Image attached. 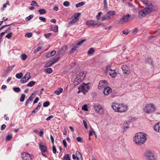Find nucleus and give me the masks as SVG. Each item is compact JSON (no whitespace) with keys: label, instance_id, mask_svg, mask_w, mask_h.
I'll list each match as a JSON object with an SVG mask.
<instances>
[{"label":"nucleus","instance_id":"obj_1","mask_svg":"<svg viewBox=\"0 0 160 160\" xmlns=\"http://www.w3.org/2000/svg\"><path fill=\"white\" fill-rule=\"evenodd\" d=\"M145 3L147 4V6L143 9L139 11L138 12V17L140 18L144 17L146 15L156 10L157 9V7L156 6L153 5L152 4L148 2Z\"/></svg>","mask_w":160,"mask_h":160},{"label":"nucleus","instance_id":"obj_2","mask_svg":"<svg viewBox=\"0 0 160 160\" xmlns=\"http://www.w3.org/2000/svg\"><path fill=\"white\" fill-rule=\"evenodd\" d=\"M146 136V134L143 132L137 133L134 137L133 141L137 145H141L147 140Z\"/></svg>","mask_w":160,"mask_h":160},{"label":"nucleus","instance_id":"obj_3","mask_svg":"<svg viewBox=\"0 0 160 160\" xmlns=\"http://www.w3.org/2000/svg\"><path fill=\"white\" fill-rule=\"evenodd\" d=\"M112 107L115 112H123L127 111L128 107L127 105L123 103H118L116 102L113 103Z\"/></svg>","mask_w":160,"mask_h":160},{"label":"nucleus","instance_id":"obj_4","mask_svg":"<svg viewBox=\"0 0 160 160\" xmlns=\"http://www.w3.org/2000/svg\"><path fill=\"white\" fill-rule=\"evenodd\" d=\"M86 74L87 72H86L83 71L80 72L76 78L73 82V85L76 86L84 80Z\"/></svg>","mask_w":160,"mask_h":160},{"label":"nucleus","instance_id":"obj_5","mask_svg":"<svg viewBox=\"0 0 160 160\" xmlns=\"http://www.w3.org/2000/svg\"><path fill=\"white\" fill-rule=\"evenodd\" d=\"M156 109V106L152 103L146 104L143 109L144 112L147 114L152 113L154 112Z\"/></svg>","mask_w":160,"mask_h":160},{"label":"nucleus","instance_id":"obj_6","mask_svg":"<svg viewBox=\"0 0 160 160\" xmlns=\"http://www.w3.org/2000/svg\"><path fill=\"white\" fill-rule=\"evenodd\" d=\"M89 84L90 83H83L78 87V89L82 90V92L85 94L88 92L90 88V87L89 85Z\"/></svg>","mask_w":160,"mask_h":160},{"label":"nucleus","instance_id":"obj_7","mask_svg":"<svg viewBox=\"0 0 160 160\" xmlns=\"http://www.w3.org/2000/svg\"><path fill=\"white\" fill-rule=\"evenodd\" d=\"M86 25L90 27H94L95 26L99 27L101 25V24H98L94 20H90L86 22Z\"/></svg>","mask_w":160,"mask_h":160},{"label":"nucleus","instance_id":"obj_8","mask_svg":"<svg viewBox=\"0 0 160 160\" xmlns=\"http://www.w3.org/2000/svg\"><path fill=\"white\" fill-rule=\"evenodd\" d=\"M130 15L128 14L126 15H124L119 21L118 23L120 24L127 22L130 20Z\"/></svg>","mask_w":160,"mask_h":160},{"label":"nucleus","instance_id":"obj_9","mask_svg":"<svg viewBox=\"0 0 160 160\" xmlns=\"http://www.w3.org/2000/svg\"><path fill=\"white\" fill-rule=\"evenodd\" d=\"M21 157L24 160H30L33 158L32 155L24 152L21 153Z\"/></svg>","mask_w":160,"mask_h":160},{"label":"nucleus","instance_id":"obj_10","mask_svg":"<svg viewBox=\"0 0 160 160\" xmlns=\"http://www.w3.org/2000/svg\"><path fill=\"white\" fill-rule=\"evenodd\" d=\"M81 15L80 13L75 14L71 18V21L69 22V24H72L76 22L78 20V17Z\"/></svg>","mask_w":160,"mask_h":160},{"label":"nucleus","instance_id":"obj_11","mask_svg":"<svg viewBox=\"0 0 160 160\" xmlns=\"http://www.w3.org/2000/svg\"><path fill=\"white\" fill-rule=\"evenodd\" d=\"M94 108L95 111L98 113L100 114L103 113L104 111L103 109L100 105H97L94 106Z\"/></svg>","mask_w":160,"mask_h":160},{"label":"nucleus","instance_id":"obj_12","mask_svg":"<svg viewBox=\"0 0 160 160\" xmlns=\"http://www.w3.org/2000/svg\"><path fill=\"white\" fill-rule=\"evenodd\" d=\"M145 157L147 160H151L154 159V155L151 152H147L145 154Z\"/></svg>","mask_w":160,"mask_h":160},{"label":"nucleus","instance_id":"obj_13","mask_svg":"<svg viewBox=\"0 0 160 160\" xmlns=\"http://www.w3.org/2000/svg\"><path fill=\"white\" fill-rule=\"evenodd\" d=\"M112 92V89L109 87L105 88L103 90V93L104 95H108Z\"/></svg>","mask_w":160,"mask_h":160},{"label":"nucleus","instance_id":"obj_14","mask_svg":"<svg viewBox=\"0 0 160 160\" xmlns=\"http://www.w3.org/2000/svg\"><path fill=\"white\" fill-rule=\"evenodd\" d=\"M39 148L42 152H45L47 151L46 147L43 144L42 142L40 143L39 144Z\"/></svg>","mask_w":160,"mask_h":160},{"label":"nucleus","instance_id":"obj_15","mask_svg":"<svg viewBox=\"0 0 160 160\" xmlns=\"http://www.w3.org/2000/svg\"><path fill=\"white\" fill-rule=\"evenodd\" d=\"M122 68L124 73L127 74L128 72L129 68L128 66L126 65H124L122 66Z\"/></svg>","mask_w":160,"mask_h":160},{"label":"nucleus","instance_id":"obj_16","mask_svg":"<svg viewBox=\"0 0 160 160\" xmlns=\"http://www.w3.org/2000/svg\"><path fill=\"white\" fill-rule=\"evenodd\" d=\"M34 97V94L32 93L31 95L29 98L26 101L25 105L26 106H28V104L30 103V102L32 101L33 98Z\"/></svg>","mask_w":160,"mask_h":160},{"label":"nucleus","instance_id":"obj_17","mask_svg":"<svg viewBox=\"0 0 160 160\" xmlns=\"http://www.w3.org/2000/svg\"><path fill=\"white\" fill-rule=\"evenodd\" d=\"M108 83V82L107 81H100L98 85V88L99 89H101L102 88V86H104V84H107Z\"/></svg>","mask_w":160,"mask_h":160},{"label":"nucleus","instance_id":"obj_18","mask_svg":"<svg viewBox=\"0 0 160 160\" xmlns=\"http://www.w3.org/2000/svg\"><path fill=\"white\" fill-rule=\"evenodd\" d=\"M67 49V47L64 46L62 47V49L59 51V54L63 55Z\"/></svg>","mask_w":160,"mask_h":160},{"label":"nucleus","instance_id":"obj_19","mask_svg":"<svg viewBox=\"0 0 160 160\" xmlns=\"http://www.w3.org/2000/svg\"><path fill=\"white\" fill-rule=\"evenodd\" d=\"M109 75L112 78H114L116 77L117 75V73L116 72V70L115 69L112 70L110 71Z\"/></svg>","mask_w":160,"mask_h":160},{"label":"nucleus","instance_id":"obj_20","mask_svg":"<svg viewBox=\"0 0 160 160\" xmlns=\"http://www.w3.org/2000/svg\"><path fill=\"white\" fill-rule=\"evenodd\" d=\"M154 128L155 131L160 132V122L156 124L154 127Z\"/></svg>","mask_w":160,"mask_h":160},{"label":"nucleus","instance_id":"obj_21","mask_svg":"<svg viewBox=\"0 0 160 160\" xmlns=\"http://www.w3.org/2000/svg\"><path fill=\"white\" fill-rule=\"evenodd\" d=\"M63 91V89L62 88H58V89L54 91V93L56 94L57 95H59Z\"/></svg>","mask_w":160,"mask_h":160},{"label":"nucleus","instance_id":"obj_22","mask_svg":"<svg viewBox=\"0 0 160 160\" xmlns=\"http://www.w3.org/2000/svg\"><path fill=\"white\" fill-rule=\"evenodd\" d=\"M60 57H56L53 59L51 60L50 61H51V62L52 63V64L53 65L56 62L59 60L60 59Z\"/></svg>","mask_w":160,"mask_h":160},{"label":"nucleus","instance_id":"obj_23","mask_svg":"<svg viewBox=\"0 0 160 160\" xmlns=\"http://www.w3.org/2000/svg\"><path fill=\"white\" fill-rule=\"evenodd\" d=\"M106 13L108 15L110 16H110H113L115 14V12L113 10L108 11Z\"/></svg>","mask_w":160,"mask_h":160},{"label":"nucleus","instance_id":"obj_24","mask_svg":"<svg viewBox=\"0 0 160 160\" xmlns=\"http://www.w3.org/2000/svg\"><path fill=\"white\" fill-rule=\"evenodd\" d=\"M38 12L41 15L44 14L46 13V10L44 9H39L38 10Z\"/></svg>","mask_w":160,"mask_h":160},{"label":"nucleus","instance_id":"obj_25","mask_svg":"<svg viewBox=\"0 0 160 160\" xmlns=\"http://www.w3.org/2000/svg\"><path fill=\"white\" fill-rule=\"evenodd\" d=\"M76 158L78 160L79 157H81L82 158V154L78 151H76Z\"/></svg>","mask_w":160,"mask_h":160},{"label":"nucleus","instance_id":"obj_26","mask_svg":"<svg viewBox=\"0 0 160 160\" xmlns=\"http://www.w3.org/2000/svg\"><path fill=\"white\" fill-rule=\"evenodd\" d=\"M86 41V39H84L82 40H81L79 41H78V42L76 44V45L77 46H79L81 45L82 44L83 42H85Z\"/></svg>","mask_w":160,"mask_h":160},{"label":"nucleus","instance_id":"obj_27","mask_svg":"<svg viewBox=\"0 0 160 160\" xmlns=\"http://www.w3.org/2000/svg\"><path fill=\"white\" fill-rule=\"evenodd\" d=\"M110 18V16L108 15V14H106L104 16H103L102 18V21H104L106 20L109 19Z\"/></svg>","mask_w":160,"mask_h":160},{"label":"nucleus","instance_id":"obj_28","mask_svg":"<svg viewBox=\"0 0 160 160\" xmlns=\"http://www.w3.org/2000/svg\"><path fill=\"white\" fill-rule=\"evenodd\" d=\"M35 84V82L33 81H31L28 83L27 84V86L28 87H32L34 86Z\"/></svg>","mask_w":160,"mask_h":160},{"label":"nucleus","instance_id":"obj_29","mask_svg":"<svg viewBox=\"0 0 160 160\" xmlns=\"http://www.w3.org/2000/svg\"><path fill=\"white\" fill-rule=\"evenodd\" d=\"M53 65L51 61H49L47 62L44 65V67L45 68H48L50 67Z\"/></svg>","mask_w":160,"mask_h":160},{"label":"nucleus","instance_id":"obj_30","mask_svg":"<svg viewBox=\"0 0 160 160\" xmlns=\"http://www.w3.org/2000/svg\"><path fill=\"white\" fill-rule=\"evenodd\" d=\"M45 72L48 74H50L52 72V70L51 68H48L45 70Z\"/></svg>","mask_w":160,"mask_h":160},{"label":"nucleus","instance_id":"obj_31","mask_svg":"<svg viewBox=\"0 0 160 160\" xmlns=\"http://www.w3.org/2000/svg\"><path fill=\"white\" fill-rule=\"evenodd\" d=\"M23 77H25V78L27 79V80H28L31 78L30 73L29 72H27Z\"/></svg>","mask_w":160,"mask_h":160},{"label":"nucleus","instance_id":"obj_32","mask_svg":"<svg viewBox=\"0 0 160 160\" xmlns=\"http://www.w3.org/2000/svg\"><path fill=\"white\" fill-rule=\"evenodd\" d=\"M23 76V74L21 72L20 73H17L16 75V77L18 79H20L22 78Z\"/></svg>","mask_w":160,"mask_h":160},{"label":"nucleus","instance_id":"obj_33","mask_svg":"<svg viewBox=\"0 0 160 160\" xmlns=\"http://www.w3.org/2000/svg\"><path fill=\"white\" fill-rule=\"evenodd\" d=\"M63 160H70L69 155L66 154L63 157Z\"/></svg>","mask_w":160,"mask_h":160},{"label":"nucleus","instance_id":"obj_34","mask_svg":"<svg viewBox=\"0 0 160 160\" xmlns=\"http://www.w3.org/2000/svg\"><path fill=\"white\" fill-rule=\"evenodd\" d=\"M106 71L107 72H108L109 71H111L112 70L111 69V66L110 65H108L106 67Z\"/></svg>","mask_w":160,"mask_h":160},{"label":"nucleus","instance_id":"obj_35","mask_svg":"<svg viewBox=\"0 0 160 160\" xmlns=\"http://www.w3.org/2000/svg\"><path fill=\"white\" fill-rule=\"evenodd\" d=\"M25 97V95L24 94H22L21 97L20 99V101L21 102H23L24 101Z\"/></svg>","mask_w":160,"mask_h":160},{"label":"nucleus","instance_id":"obj_36","mask_svg":"<svg viewBox=\"0 0 160 160\" xmlns=\"http://www.w3.org/2000/svg\"><path fill=\"white\" fill-rule=\"evenodd\" d=\"M91 130L90 131L89 134V136L92 135L93 133L95 134V132L92 127H91Z\"/></svg>","mask_w":160,"mask_h":160},{"label":"nucleus","instance_id":"obj_37","mask_svg":"<svg viewBox=\"0 0 160 160\" xmlns=\"http://www.w3.org/2000/svg\"><path fill=\"white\" fill-rule=\"evenodd\" d=\"M13 90L17 92H19L20 91V89L18 87H14L13 88Z\"/></svg>","mask_w":160,"mask_h":160},{"label":"nucleus","instance_id":"obj_38","mask_svg":"<svg viewBox=\"0 0 160 160\" xmlns=\"http://www.w3.org/2000/svg\"><path fill=\"white\" fill-rule=\"evenodd\" d=\"M50 103L49 102L46 101L43 104V106L44 107H46L50 105Z\"/></svg>","mask_w":160,"mask_h":160},{"label":"nucleus","instance_id":"obj_39","mask_svg":"<svg viewBox=\"0 0 160 160\" xmlns=\"http://www.w3.org/2000/svg\"><path fill=\"white\" fill-rule=\"evenodd\" d=\"M31 5L32 6H35L37 7H38L39 6L36 2L34 1H32L31 2Z\"/></svg>","mask_w":160,"mask_h":160},{"label":"nucleus","instance_id":"obj_40","mask_svg":"<svg viewBox=\"0 0 160 160\" xmlns=\"http://www.w3.org/2000/svg\"><path fill=\"white\" fill-rule=\"evenodd\" d=\"M21 59L23 60H25L27 57V55L25 54H22L21 55Z\"/></svg>","mask_w":160,"mask_h":160},{"label":"nucleus","instance_id":"obj_41","mask_svg":"<svg viewBox=\"0 0 160 160\" xmlns=\"http://www.w3.org/2000/svg\"><path fill=\"white\" fill-rule=\"evenodd\" d=\"M84 4V2H80L77 4L76 5V7L77 8H78L79 7H80V6H81L82 5H83Z\"/></svg>","mask_w":160,"mask_h":160},{"label":"nucleus","instance_id":"obj_42","mask_svg":"<svg viewBox=\"0 0 160 160\" xmlns=\"http://www.w3.org/2000/svg\"><path fill=\"white\" fill-rule=\"evenodd\" d=\"M63 5L66 7H68L70 5L69 2L67 1H65L63 3Z\"/></svg>","mask_w":160,"mask_h":160},{"label":"nucleus","instance_id":"obj_43","mask_svg":"<svg viewBox=\"0 0 160 160\" xmlns=\"http://www.w3.org/2000/svg\"><path fill=\"white\" fill-rule=\"evenodd\" d=\"M28 80H27V79L25 78V77H23L20 80V82L22 83H24L26 82Z\"/></svg>","mask_w":160,"mask_h":160},{"label":"nucleus","instance_id":"obj_44","mask_svg":"<svg viewBox=\"0 0 160 160\" xmlns=\"http://www.w3.org/2000/svg\"><path fill=\"white\" fill-rule=\"evenodd\" d=\"M94 50L93 48H90L88 52V55L91 54L94 52Z\"/></svg>","mask_w":160,"mask_h":160},{"label":"nucleus","instance_id":"obj_45","mask_svg":"<svg viewBox=\"0 0 160 160\" xmlns=\"http://www.w3.org/2000/svg\"><path fill=\"white\" fill-rule=\"evenodd\" d=\"M12 138V135L11 134L10 135H8L6 138V140L8 141H10L11 140Z\"/></svg>","mask_w":160,"mask_h":160},{"label":"nucleus","instance_id":"obj_46","mask_svg":"<svg viewBox=\"0 0 160 160\" xmlns=\"http://www.w3.org/2000/svg\"><path fill=\"white\" fill-rule=\"evenodd\" d=\"M52 35V34L51 33H48L44 34V36L46 38H48L50 36Z\"/></svg>","mask_w":160,"mask_h":160},{"label":"nucleus","instance_id":"obj_47","mask_svg":"<svg viewBox=\"0 0 160 160\" xmlns=\"http://www.w3.org/2000/svg\"><path fill=\"white\" fill-rule=\"evenodd\" d=\"M82 109L85 111H87L88 108L87 105L86 104L83 105L82 107Z\"/></svg>","mask_w":160,"mask_h":160},{"label":"nucleus","instance_id":"obj_48","mask_svg":"<svg viewBox=\"0 0 160 160\" xmlns=\"http://www.w3.org/2000/svg\"><path fill=\"white\" fill-rule=\"evenodd\" d=\"M33 16L32 15H30L29 16L26 17L25 18L26 21H28L30 20L31 18L33 17Z\"/></svg>","mask_w":160,"mask_h":160},{"label":"nucleus","instance_id":"obj_49","mask_svg":"<svg viewBox=\"0 0 160 160\" xmlns=\"http://www.w3.org/2000/svg\"><path fill=\"white\" fill-rule=\"evenodd\" d=\"M42 49V47L40 46L38 47L36 49H35L34 51V52L35 53H36L38 51Z\"/></svg>","mask_w":160,"mask_h":160},{"label":"nucleus","instance_id":"obj_50","mask_svg":"<svg viewBox=\"0 0 160 160\" xmlns=\"http://www.w3.org/2000/svg\"><path fill=\"white\" fill-rule=\"evenodd\" d=\"M78 48V46H77L76 45V46H73V48L71 50L70 52H73L74 51L76 50L77 48Z\"/></svg>","mask_w":160,"mask_h":160},{"label":"nucleus","instance_id":"obj_51","mask_svg":"<svg viewBox=\"0 0 160 160\" xmlns=\"http://www.w3.org/2000/svg\"><path fill=\"white\" fill-rule=\"evenodd\" d=\"M39 19L43 22H45L46 21V18L42 17H39Z\"/></svg>","mask_w":160,"mask_h":160},{"label":"nucleus","instance_id":"obj_52","mask_svg":"<svg viewBox=\"0 0 160 160\" xmlns=\"http://www.w3.org/2000/svg\"><path fill=\"white\" fill-rule=\"evenodd\" d=\"M104 8L106 9L108 8V5L107 0H104Z\"/></svg>","mask_w":160,"mask_h":160},{"label":"nucleus","instance_id":"obj_53","mask_svg":"<svg viewBox=\"0 0 160 160\" xmlns=\"http://www.w3.org/2000/svg\"><path fill=\"white\" fill-rule=\"evenodd\" d=\"M160 33V28L158 29L156 31H155L154 34L155 35V36L157 35L159 33Z\"/></svg>","mask_w":160,"mask_h":160},{"label":"nucleus","instance_id":"obj_54","mask_svg":"<svg viewBox=\"0 0 160 160\" xmlns=\"http://www.w3.org/2000/svg\"><path fill=\"white\" fill-rule=\"evenodd\" d=\"M25 36L26 37L30 38L32 36V33H28L25 34Z\"/></svg>","mask_w":160,"mask_h":160},{"label":"nucleus","instance_id":"obj_55","mask_svg":"<svg viewBox=\"0 0 160 160\" xmlns=\"http://www.w3.org/2000/svg\"><path fill=\"white\" fill-rule=\"evenodd\" d=\"M102 14L101 12H99L98 13V14L96 16V18L98 20H99L100 18V17Z\"/></svg>","mask_w":160,"mask_h":160},{"label":"nucleus","instance_id":"obj_56","mask_svg":"<svg viewBox=\"0 0 160 160\" xmlns=\"http://www.w3.org/2000/svg\"><path fill=\"white\" fill-rule=\"evenodd\" d=\"M12 33L11 32L8 34L6 36V37L8 39H9L11 38L12 36Z\"/></svg>","mask_w":160,"mask_h":160},{"label":"nucleus","instance_id":"obj_57","mask_svg":"<svg viewBox=\"0 0 160 160\" xmlns=\"http://www.w3.org/2000/svg\"><path fill=\"white\" fill-rule=\"evenodd\" d=\"M130 122L129 121L127 122H125L123 123V126L124 127H127V126H129V124L130 123Z\"/></svg>","mask_w":160,"mask_h":160},{"label":"nucleus","instance_id":"obj_58","mask_svg":"<svg viewBox=\"0 0 160 160\" xmlns=\"http://www.w3.org/2000/svg\"><path fill=\"white\" fill-rule=\"evenodd\" d=\"M76 140L78 142H82V138L80 137H77L76 138Z\"/></svg>","mask_w":160,"mask_h":160},{"label":"nucleus","instance_id":"obj_59","mask_svg":"<svg viewBox=\"0 0 160 160\" xmlns=\"http://www.w3.org/2000/svg\"><path fill=\"white\" fill-rule=\"evenodd\" d=\"M129 32L128 30L126 29L122 31V33L123 34L127 35L129 33Z\"/></svg>","mask_w":160,"mask_h":160},{"label":"nucleus","instance_id":"obj_60","mask_svg":"<svg viewBox=\"0 0 160 160\" xmlns=\"http://www.w3.org/2000/svg\"><path fill=\"white\" fill-rule=\"evenodd\" d=\"M57 151V150L55 146H53L52 147V152L54 154H56Z\"/></svg>","mask_w":160,"mask_h":160},{"label":"nucleus","instance_id":"obj_61","mask_svg":"<svg viewBox=\"0 0 160 160\" xmlns=\"http://www.w3.org/2000/svg\"><path fill=\"white\" fill-rule=\"evenodd\" d=\"M43 135V130L42 129L40 130V131L39 133V136L42 137Z\"/></svg>","mask_w":160,"mask_h":160},{"label":"nucleus","instance_id":"obj_62","mask_svg":"<svg viewBox=\"0 0 160 160\" xmlns=\"http://www.w3.org/2000/svg\"><path fill=\"white\" fill-rule=\"evenodd\" d=\"M56 53V52L55 50H53L49 53L50 54L51 56H52L54 55Z\"/></svg>","mask_w":160,"mask_h":160},{"label":"nucleus","instance_id":"obj_63","mask_svg":"<svg viewBox=\"0 0 160 160\" xmlns=\"http://www.w3.org/2000/svg\"><path fill=\"white\" fill-rule=\"evenodd\" d=\"M63 144L64 148H66L67 147V142L65 140H64L62 141Z\"/></svg>","mask_w":160,"mask_h":160},{"label":"nucleus","instance_id":"obj_64","mask_svg":"<svg viewBox=\"0 0 160 160\" xmlns=\"http://www.w3.org/2000/svg\"><path fill=\"white\" fill-rule=\"evenodd\" d=\"M58 26L55 27L53 29V31L55 32H56L58 31Z\"/></svg>","mask_w":160,"mask_h":160}]
</instances>
